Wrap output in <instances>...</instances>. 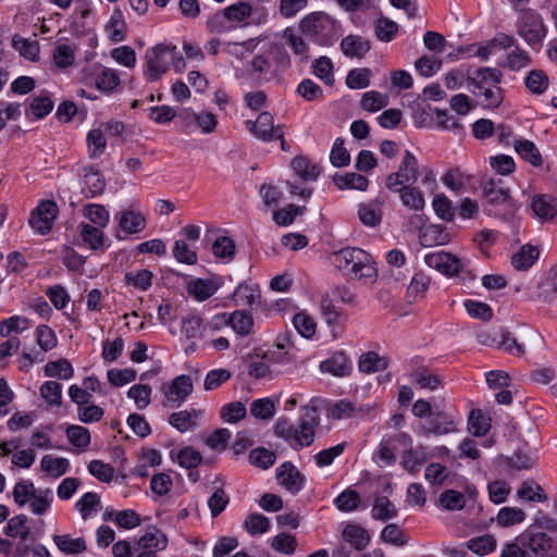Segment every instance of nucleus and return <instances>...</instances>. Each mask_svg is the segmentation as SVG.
Instances as JSON below:
<instances>
[{"label":"nucleus","instance_id":"obj_1","mask_svg":"<svg viewBox=\"0 0 557 557\" xmlns=\"http://www.w3.org/2000/svg\"><path fill=\"white\" fill-rule=\"evenodd\" d=\"M483 211L503 221L511 220L517 211V205L511 191L500 178H490L482 185Z\"/></svg>","mask_w":557,"mask_h":557},{"label":"nucleus","instance_id":"obj_2","mask_svg":"<svg viewBox=\"0 0 557 557\" xmlns=\"http://www.w3.org/2000/svg\"><path fill=\"white\" fill-rule=\"evenodd\" d=\"M332 263L354 280L370 278L377 275L372 257L361 248L346 247L334 251Z\"/></svg>","mask_w":557,"mask_h":557},{"label":"nucleus","instance_id":"obj_3","mask_svg":"<svg viewBox=\"0 0 557 557\" xmlns=\"http://www.w3.org/2000/svg\"><path fill=\"white\" fill-rule=\"evenodd\" d=\"M339 25L324 12L306 15L299 23L300 32L320 46H332L338 38Z\"/></svg>","mask_w":557,"mask_h":557},{"label":"nucleus","instance_id":"obj_4","mask_svg":"<svg viewBox=\"0 0 557 557\" xmlns=\"http://www.w3.org/2000/svg\"><path fill=\"white\" fill-rule=\"evenodd\" d=\"M517 33L532 48H540L546 36L542 16L534 10H524L517 21Z\"/></svg>","mask_w":557,"mask_h":557},{"label":"nucleus","instance_id":"obj_5","mask_svg":"<svg viewBox=\"0 0 557 557\" xmlns=\"http://www.w3.org/2000/svg\"><path fill=\"white\" fill-rule=\"evenodd\" d=\"M174 57V46L158 44L146 51L145 76L149 82L159 79L169 70Z\"/></svg>","mask_w":557,"mask_h":557},{"label":"nucleus","instance_id":"obj_6","mask_svg":"<svg viewBox=\"0 0 557 557\" xmlns=\"http://www.w3.org/2000/svg\"><path fill=\"white\" fill-rule=\"evenodd\" d=\"M419 177V163L414 154L406 150L398 170L385 178V186L388 190H397L400 185H413Z\"/></svg>","mask_w":557,"mask_h":557},{"label":"nucleus","instance_id":"obj_7","mask_svg":"<svg viewBox=\"0 0 557 557\" xmlns=\"http://www.w3.org/2000/svg\"><path fill=\"white\" fill-rule=\"evenodd\" d=\"M527 550L534 557H557V541L543 531L529 527L522 532Z\"/></svg>","mask_w":557,"mask_h":557},{"label":"nucleus","instance_id":"obj_8","mask_svg":"<svg viewBox=\"0 0 557 557\" xmlns=\"http://www.w3.org/2000/svg\"><path fill=\"white\" fill-rule=\"evenodd\" d=\"M58 206L52 200L41 201L29 218L30 226L39 234H48L58 215Z\"/></svg>","mask_w":557,"mask_h":557},{"label":"nucleus","instance_id":"obj_9","mask_svg":"<svg viewBox=\"0 0 557 557\" xmlns=\"http://www.w3.org/2000/svg\"><path fill=\"white\" fill-rule=\"evenodd\" d=\"M424 261L428 267L447 276L458 275L463 269V263L459 258L443 250L428 253Z\"/></svg>","mask_w":557,"mask_h":557},{"label":"nucleus","instance_id":"obj_10","mask_svg":"<svg viewBox=\"0 0 557 557\" xmlns=\"http://www.w3.org/2000/svg\"><path fill=\"white\" fill-rule=\"evenodd\" d=\"M193 381L189 375L182 374L170 383L162 385L161 391L168 403L181 406L193 392Z\"/></svg>","mask_w":557,"mask_h":557},{"label":"nucleus","instance_id":"obj_11","mask_svg":"<svg viewBox=\"0 0 557 557\" xmlns=\"http://www.w3.org/2000/svg\"><path fill=\"white\" fill-rule=\"evenodd\" d=\"M503 79V73L496 67H480L467 78L468 89L475 96L483 89L491 86H497Z\"/></svg>","mask_w":557,"mask_h":557},{"label":"nucleus","instance_id":"obj_12","mask_svg":"<svg viewBox=\"0 0 557 557\" xmlns=\"http://www.w3.org/2000/svg\"><path fill=\"white\" fill-rule=\"evenodd\" d=\"M456 431V419L454 416L443 411H433L422 425L424 435H444Z\"/></svg>","mask_w":557,"mask_h":557},{"label":"nucleus","instance_id":"obj_13","mask_svg":"<svg viewBox=\"0 0 557 557\" xmlns=\"http://www.w3.org/2000/svg\"><path fill=\"white\" fill-rule=\"evenodd\" d=\"M278 483L292 494H298L305 485V475L289 461L276 469Z\"/></svg>","mask_w":557,"mask_h":557},{"label":"nucleus","instance_id":"obj_14","mask_svg":"<svg viewBox=\"0 0 557 557\" xmlns=\"http://www.w3.org/2000/svg\"><path fill=\"white\" fill-rule=\"evenodd\" d=\"M246 128L258 139L262 141H271L276 134L274 119L270 112H261L256 121H246Z\"/></svg>","mask_w":557,"mask_h":557},{"label":"nucleus","instance_id":"obj_15","mask_svg":"<svg viewBox=\"0 0 557 557\" xmlns=\"http://www.w3.org/2000/svg\"><path fill=\"white\" fill-rule=\"evenodd\" d=\"M202 416L203 410L201 409L181 410L173 412L169 417V423L177 431L184 433L195 429Z\"/></svg>","mask_w":557,"mask_h":557},{"label":"nucleus","instance_id":"obj_16","mask_svg":"<svg viewBox=\"0 0 557 557\" xmlns=\"http://www.w3.org/2000/svg\"><path fill=\"white\" fill-rule=\"evenodd\" d=\"M392 193L399 194L403 206L414 212H420L424 209L425 200L422 191L413 185H400L397 190Z\"/></svg>","mask_w":557,"mask_h":557},{"label":"nucleus","instance_id":"obj_17","mask_svg":"<svg viewBox=\"0 0 557 557\" xmlns=\"http://www.w3.org/2000/svg\"><path fill=\"white\" fill-rule=\"evenodd\" d=\"M341 49L346 57L361 59L371 49V44L361 36L348 35L342 39Z\"/></svg>","mask_w":557,"mask_h":557},{"label":"nucleus","instance_id":"obj_18","mask_svg":"<svg viewBox=\"0 0 557 557\" xmlns=\"http://www.w3.org/2000/svg\"><path fill=\"white\" fill-rule=\"evenodd\" d=\"M419 240L422 246L432 247L446 245L450 240V236L442 225H428L420 231Z\"/></svg>","mask_w":557,"mask_h":557},{"label":"nucleus","instance_id":"obj_19","mask_svg":"<svg viewBox=\"0 0 557 557\" xmlns=\"http://www.w3.org/2000/svg\"><path fill=\"white\" fill-rule=\"evenodd\" d=\"M320 369L322 372L331 373L335 376H345L350 372L351 364L345 352L337 351L331 358L322 361Z\"/></svg>","mask_w":557,"mask_h":557},{"label":"nucleus","instance_id":"obj_20","mask_svg":"<svg viewBox=\"0 0 557 557\" xmlns=\"http://www.w3.org/2000/svg\"><path fill=\"white\" fill-rule=\"evenodd\" d=\"M120 227L126 234H136L146 227V218L143 213L134 210H126L116 214Z\"/></svg>","mask_w":557,"mask_h":557},{"label":"nucleus","instance_id":"obj_21","mask_svg":"<svg viewBox=\"0 0 557 557\" xmlns=\"http://www.w3.org/2000/svg\"><path fill=\"white\" fill-rule=\"evenodd\" d=\"M428 460V454L424 447L410 448L403 451L401 466L409 473L416 474L419 472L421 466Z\"/></svg>","mask_w":557,"mask_h":557},{"label":"nucleus","instance_id":"obj_22","mask_svg":"<svg viewBox=\"0 0 557 557\" xmlns=\"http://www.w3.org/2000/svg\"><path fill=\"white\" fill-rule=\"evenodd\" d=\"M342 537L356 550H363L370 543L368 531L356 524H347L342 532Z\"/></svg>","mask_w":557,"mask_h":557},{"label":"nucleus","instance_id":"obj_23","mask_svg":"<svg viewBox=\"0 0 557 557\" xmlns=\"http://www.w3.org/2000/svg\"><path fill=\"white\" fill-rule=\"evenodd\" d=\"M411 382L421 389L435 391L442 383V377L426 367L412 371Z\"/></svg>","mask_w":557,"mask_h":557},{"label":"nucleus","instance_id":"obj_24","mask_svg":"<svg viewBox=\"0 0 557 557\" xmlns=\"http://www.w3.org/2000/svg\"><path fill=\"white\" fill-rule=\"evenodd\" d=\"M534 214L542 220H550L557 214V199L547 195H536L532 200Z\"/></svg>","mask_w":557,"mask_h":557},{"label":"nucleus","instance_id":"obj_25","mask_svg":"<svg viewBox=\"0 0 557 557\" xmlns=\"http://www.w3.org/2000/svg\"><path fill=\"white\" fill-rule=\"evenodd\" d=\"M290 165L302 181H315L321 174V166L304 156L295 157Z\"/></svg>","mask_w":557,"mask_h":557},{"label":"nucleus","instance_id":"obj_26","mask_svg":"<svg viewBox=\"0 0 557 557\" xmlns=\"http://www.w3.org/2000/svg\"><path fill=\"white\" fill-rule=\"evenodd\" d=\"M236 306H255L260 302V290L258 287L246 283L239 284L232 296Z\"/></svg>","mask_w":557,"mask_h":557},{"label":"nucleus","instance_id":"obj_27","mask_svg":"<svg viewBox=\"0 0 557 557\" xmlns=\"http://www.w3.org/2000/svg\"><path fill=\"white\" fill-rule=\"evenodd\" d=\"M188 293L198 301H205L218 290V286L211 280L195 278L187 285Z\"/></svg>","mask_w":557,"mask_h":557},{"label":"nucleus","instance_id":"obj_28","mask_svg":"<svg viewBox=\"0 0 557 557\" xmlns=\"http://www.w3.org/2000/svg\"><path fill=\"white\" fill-rule=\"evenodd\" d=\"M106 187V181L101 173L90 169L84 175L83 193L86 198H92L100 195Z\"/></svg>","mask_w":557,"mask_h":557},{"label":"nucleus","instance_id":"obj_29","mask_svg":"<svg viewBox=\"0 0 557 557\" xmlns=\"http://www.w3.org/2000/svg\"><path fill=\"white\" fill-rule=\"evenodd\" d=\"M517 495L520 499L533 503H544L548 498L542 486L533 480L523 481L517 491Z\"/></svg>","mask_w":557,"mask_h":557},{"label":"nucleus","instance_id":"obj_30","mask_svg":"<svg viewBox=\"0 0 557 557\" xmlns=\"http://www.w3.org/2000/svg\"><path fill=\"white\" fill-rule=\"evenodd\" d=\"M515 150L523 160L528 161L533 166L542 165V154L533 141L528 139L516 140Z\"/></svg>","mask_w":557,"mask_h":557},{"label":"nucleus","instance_id":"obj_31","mask_svg":"<svg viewBox=\"0 0 557 557\" xmlns=\"http://www.w3.org/2000/svg\"><path fill=\"white\" fill-rule=\"evenodd\" d=\"M539 249L532 245H524L511 257V264L517 270H528L537 260Z\"/></svg>","mask_w":557,"mask_h":557},{"label":"nucleus","instance_id":"obj_32","mask_svg":"<svg viewBox=\"0 0 557 557\" xmlns=\"http://www.w3.org/2000/svg\"><path fill=\"white\" fill-rule=\"evenodd\" d=\"M333 182L339 189L366 190L369 185L368 178L358 173L335 174Z\"/></svg>","mask_w":557,"mask_h":557},{"label":"nucleus","instance_id":"obj_33","mask_svg":"<svg viewBox=\"0 0 557 557\" xmlns=\"http://www.w3.org/2000/svg\"><path fill=\"white\" fill-rule=\"evenodd\" d=\"M374 520L387 521L397 516L395 505L386 496H376L371 510Z\"/></svg>","mask_w":557,"mask_h":557},{"label":"nucleus","instance_id":"obj_34","mask_svg":"<svg viewBox=\"0 0 557 557\" xmlns=\"http://www.w3.org/2000/svg\"><path fill=\"white\" fill-rule=\"evenodd\" d=\"M106 29L109 33V38L113 42H120L125 39L126 23L124 21V15L121 10L115 9L113 11L108 24L106 25Z\"/></svg>","mask_w":557,"mask_h":557},{"label":"nucleus","instance_id":"obj_35","mask_svg":"<svg viewBox=\"0 0 557 557\" xmlns=\"http://www.w3.org/2000/svg\"><path fill=\"white\" fill-rule=\"evenodd\" d=\"M251 66L259 74L260 78L264 81H270L277 74L267 50L253 57Z\"/></svg>","mask_w":557,"mask_h":557},{"label":"nucleus","instance_id":"obj_36","mask_svg":"<svg viewBox=\"0 0 557 557\" xmlns=\"http://www.w3.org/2000/svg\"><path fill=\"white\" fill-rule=\"evenodd\" d=\"M228 322L232 329L242 336L250 334L253 326L252 315L244 310H236L230 313Z\"/></svg>","mask_w":557,"mask_h":557},{"label":"nucleus","instance_id":"obj_37","mask_svg":"<svg viewBox=\"0 0 557 557\" xmlns=\"http://www.w3.org/2000/svg\"><path fill=\"white\" fill-rule=\"evenodd\" d=\"M387 366V358L381 357L374 351L362 354L359 359V370L364 373L383 371Z\"/></svg>","mask_w":557,"mask_h":557},{"label":"nucleus","instance_id":"obj_38","mask_svg":"<svg viewBox=\"0 0 557 557\" xmlns=\"http://www.w3.org/2000/svg\"><path fill=\"white\" fill-rule=\"evenodd\" d=\"M58 548L67 555L79 554L86 550V542L82 537L73 539L70 535H53Z\"/></svg>","mask_w":557,"mask_h":557},{"label":"nucleus","instance_id":"obj_39","mask_svg":"<svg viewBox=\"0 0 557 557\" xmlns=\"http://www.w3.org/2000/svg\"><path fill=\"white\" fill-rule=\"evenodd\" d=\"M75 508L82 518L87 520L94 512L101 509L100 497L96 493L87 492L76 502Z\"/></svg>","mask_w":557,"mask_h":557},{"label":"nucleus","instance_id":"obj_40","mask_svg":"<svg viewBox=\"0 0 557 557\" xmlns=\"http://www.w3.org/2000/svg\"><path fill=\"white\" fill-rule=\"evenodd\" d=\"M12 47L25 59L30 61H36L38 59L39 45L36 40L14 35L12 37Z\"/></svg>","mask_w":557,"mask_h":557},{"label":"nucleus","instance_id":"obj_41","mask_svg":"<svg viewBox=\"0 0 557 557\" xmlns=\"http://www.w3.org/2000/svg\"><path fill=\"white\" fill-rule=\"evenodd\" d=\"M139 545L147 550H163L168 545V539L158 529L152 528L140 537Z\"/></svg>","mask_w":557,"mask_h":557},{"label":"nucleus","instance_id":"obj_42","mask_svg":"<svg viewBox=\"0 0 557 557\" xmlns=\"http://www.w3.org/2000/svg\"><path fill=\"white\" fill-rule=\"evenodd\" d=\"M69 442L81 450H85L91 441L90 432L82 425H70L65 430Z\"/></svg>","mask_w":557,"mask_h":557},{"label":"nucleus","instance_id":"obj_43","mask_svg":"<svg viewBox=\"0 0 557 557\" xmlns=\"http://www.w3.org/2000/svg\"><path fill=\"white\" fill-rule=\"evenodd\" d=\"M40 466L45 472L58 478L67 472L70 463L66 458L46 455L42 457Z\"/></svg>","mask_w":557,"mask_h":557},{"label":"nucleus","instance_id":"obj_44","mask_svg":"<svg viewBox=\"0 0 557 557\" xmlns=\"http://www.w3.org/2000/svg\"><path fill=\"white\" fill-rule=\"evenodd\" d=\"M73 367L66 359L50 361L45 366V375L48 377L70 380L73 376Z\"/></svg>","mask_w":557,"mask_h":557},{"label":"nucleus","instance_id":"obj_45","mask_svg":"<svg viewBox=\"0 0 557 557\" xmlns=\"http://www.w3.org/2000/svg\"><path fill=\"white\" fill-rule=\"evenodd\" d=\"M53 500V493L50 488L45 490H37V492L32 497L30 505V511L34 515L41 516L44 515L51 506V503Z\"/></svg>","mask_w":557,"mask_h":557},{"label":"nucleus","instance_id":"obj_46","mask_svg":"<svg viewBox=\"0 0 557 557\" xmlns=\"http://www.w3.org/2000/svg\"><path fill=\"white\" fill-rule=\"evenodd\" d=\"M548 76L542 70H532L524 78L525 87L536 95L543 94L548 87Z\"/></svg>","mask_w":557,"mask_h":557},{"label":"nucleus","instance_id":"obj_47","mask_svg":"<svg viewBox=\"0 0 557 557\" xmlns=\"http://www.w3.org/2000/svg\"><path fill=\"white\" fill-rule=\"evenodd\" d=\"M81 236L83 242L87 244L92 250H97L103 247L104 236L103 232L99 227L82 223Z\"/></svg>","mask_w":557,"mask_h":557},{"label":"nucleus","instance_id":"obj_48","mask_svg":"<svg viewBox=\"0 0 557 557\" xmlns=\"http://www.w3.org/2000/svg\"><path fill=\"white\" fill-rule=\"evenodd\" d=\"M284 38L293 52L300 58V61L307 62L309 60V47L302 37L296 35L293 29L286 28L284 32Z\"/></svg>","mask_w":557,"mask_h":557},{"label":"nucleus","instance_id":"obj_49","mask_svg":"<svg viewBox=\"0 0 557 557\" xmlns=\"http://www.w3.org/2000/svg\"><path fill=\"white\" fill-rule=\"evenodd\" d=\"M37 492L33 481L20 480L13 488V499L20 506H25Z\"/></svg>","mask_w":557,"mask_h":557},{"label":"nucleus","instance_id":"obj_50","mask_svg":"<svg viewBox=\"0 0 557 557\" xmlns=\"http://www.w3.org/2000/svg\"><path fill=\"white\" fill-rule=\"evenodd\" d=\"M374 30L379 40L389 42L398 32V24L387 17L381 16L375 22Z\"/></svg>","mask_w":557,"mask_h":557},{"label":"nucleus","instance_id":"obj_51","mask_svg":"<svg viewBox=\"0 0 557 557\" xmlns=\"http://www.w3.org/2000/svg\"><path fill=\"white\" fill-rule=\"evenodd\" d=\"M490 428L488 419L485 418L480 409H473L470 412L468 418V429L470 433L474 436H483L488 432Z\"/></svg>","mask_w":557,"mask_h":557},{"label":"nucleus","instance_id":"obj_52","mask_svg":"<svg viewBox=\"0 0 557 557\" xmlns=\"http://www.w3.org/2000/svg\"><path fill=\"white\" fill-rule=\"evenodd\" d=\"M387 104L388 96L374 90L364 92L360 101L361 108L370 112H376Z\"/></svg>","mask_w":557,"mask_h":557},{"label":"nucleus","instance_id":"obj_53","mask_svg":"<svg viewBox=\"0 0 557 557\" xmlns=\"http://www.w3.org/2000/svg\"><path fill=\"white\" fill-rule=\"evenodd\" d=\"M320 308L325 323L331 327H337L339 325L342 312L335 307L329 295L322 296Z\"/></svg>","mask_w":557,"mask_h":557},{"label":"nucleus","instance_id":"obj_54","mask_svg":"<svg viewBox=\"0 0 557 557\" xmlns=\"http://www.w3.org/2000/svg\"><path fill=\"white\" fill-rule=\"evenodd\" d=\"M360 502L361 499L359 493L351 488L345 490L334 499V504L337 509L344 512H349L357 509Z\"/></svg>","mask_w":557,"mask_h":557},{"label":"nucleus","instance_id":"obj_55","mask_svg":"<svg viewBox=\"0 0 557 557\" xmlns=\"http://www.w3.org/2000/svg\"><path fill=\"white\" fill-rule=\"evenodd\" d=\"M267 52L269 53L272 64L276 69V73L289 66L290 58L283 45L276 42L271 44L267 49Z\"/></svg>","mask_w":557,"mask_h":557},{"label":"nucleus","instance_id":"obj_56","mask_svg":"<svg viewBox=\"0 0 557 557\" xmlns=\"http://www.w3.org/2000/svg\"><path fill=\"white\" fill-rule=\"evenodd\" d=\"M467 547L474 554L484 556L496 548V541L492 535L485 534L469 540Z\"/></svg>","mask_w":557,"mask_h":557},{"label":"nucleus","instance_id":"obj_57","mask_svg":"<svg viewBox=\"0 0 557 557\" xmlns=\"http://www.w3.org/2000/svg\"><path fill=\"white\" fill-rule=\"evenodd\" d=\"M53 62L59 69H66L75 61V49L66 44L58 45L52 53Z\"/></svg>","mask_w":557,"mask_h":557},{"label":"nucleus","instance_id":"obj_58","mask_svg":"<svg viewBox=\"0 0 557 557\" xmlns=\"http://www.w3.org/2000/svg\"><path fill=\"white\" fill-rule=\"evenodd\" d=\"M250 413L260 420L271 419L275 413L274 401L270 398L256 399L250 405Z\"/></svg>","mask_w":557,"mask_h":557},{"label":"nucleus","instance_id":"obj_59","mask_svg":"<svg viewBox=\"0 0 557 557\" xmlns=\"http://www.w3.org/2000/svg\"><path fill=\"white\" fill-rule=\"evenodd\" d=\"M524 519V511L517 507H504L497 515V522L502 527H511L522 522Z\"/></svg>","mask_w":557,"mask_h":557},{"label":"nucleus","instance_id":"obj_60","mask_svg":"<svg viewBox=\"0 0 557 557\" xmlns=\"http://www.w3.org/2000/svg\"><path fill=\"white\" fill-rule=\"evenodd\" d=\"M370 69H354L349 71L346 77V85L351 89H363L370 85Z\"/></svg>","mask_w":557,"mask_h":557},{"label":"nucleus","instance_id":"obj_61","mask_svg":"<svg viewBox=\"0 0 557 557\" xmlns=\"http://www.w3.org/2000/svg\"><path fill=\"white\" fill-rule=\"evenodd\" d=\"M40 395L50 406H61L62 385L55 381H48L41 385Z\"/></svg>","mask_w":557,"mask_h":557},{"label":"nucleus","instance_id":"obj_62","mask_svg":"<svg viewBox=\"0 0 557 557\" xmlns=\"http://www.w3.org/2000/svg\"><path fill=\"white\" fill-rule=\"evenodd\" d=\"M87 144L90 158L95 159L101 156L107 147V140L100 128L91 129L87 135Z\"/></svg>","mask_w":557,"mask_h":557},{"label":"nucleus","instance_id":"obj_63","mask_svg":"<svg viewBox=\"0 0 557 557\" xmlns=\"http://www.w3.org/2000/svg\"><path fill=\"white\" fill-rule=\"evenodd\" d=\"M312 67L313 73L327 86H332L334 84L333 63L330 58L320 57L314 61Z\"/></svg>","mask_w":557,"mask_h":557},{"label":"nucleus","instance_id":"obj_64","mask_svg":"<svg viewBox=\"0 0 557 557\" xmlns=\"http://www.w3.org/2000/svg\"><path fill=\"white\" fill-rule=\"evenodd\" d=\"M251 7L246 2L230 5L222 11V17L232 22H243L251 15Z\"/></svg>","mask_w":557,"mask_h":557}]
</instances>
